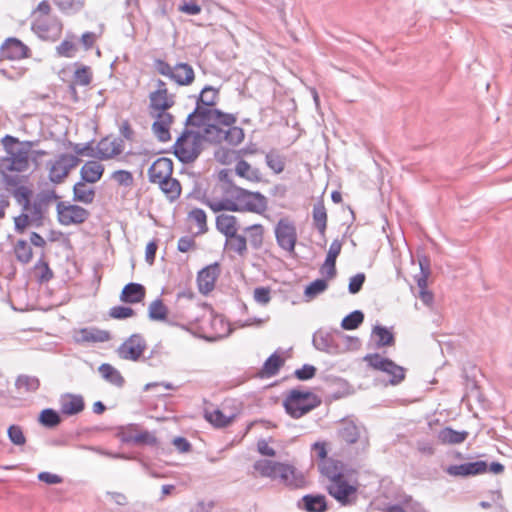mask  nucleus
<instances>
[{
    "label": "nucleus",
    "mask_w": 512,
    "mask_h": 512,
    "mask_svg": "<svg viewBox=\"0 0 512 512\" xmlns=\"http://www.w3.org/2000/svg\"><path fill=\"white\" fill-rule=\"evenodd\" d=\"M38 141H19L18 138L6 135L1 144L6 156L0 160V172L7 175L11 172H24L29 168L30 152Z\"/></svg>",
    "instance_id": "20e7f679"
},
{
    "label": "nucleus",
    "mask_w": 512,
    "mask_h": 512,
    "mask_svg": "<svg viewBox=\"0 0 512 512\" xmlns=\"http://www.w3.org/2000/svg\"><path fill=\"white\" fill-rule=\"evenodd\" d=\"M0 53L6 60H22L31 56L30 48L17 38H7L0 47Z\"/></svg>",
    "instance_id": "dca6fc26"
},
{
    "label": "nucleus",
    "mask_w": 512,
    "mask_h": 512,
    "mask_svg": "<svg viewBox=\"0 0 512 512\" xmlns=\"http://www.w3.org/2000/svg\"><path fill=\"white\" fill-rule=\"evenodd\" d=\"M271 291L270 287L255 288L253 293L254 300L261 305L268 304L271 300Z\"/></svg>",
    "instance_id": "0e129e2a"
},
{
    "label": "nucleus",
    "mask_w": 512,
    "mask_h": 512,
    "mask_svg": "<svg viewBox=\"0 0 512 512\" xmlns=\"http://www.w3.org/2000/svg\"><path fill=\"white\" fill-rule=\"evenodd\" d=\"M55 4L63 13L78 12L84 7L85 0H55Z\"/></svg>",
    "instance_id": "603ef678"
},
{
    "label": "nucleus",
    "mask_w": 512,
    "mask_h": 512,
    "mask_svg": "<svg viewBox=\"0 0 512 512\" xmlns=\"http://www.w3.org/2000/svg\"><path fill=\"white\" fill-rule=\"evenodd\" d=\"M278 479L285 486L292 489H301L308 485L307 477L294 466L282 463L278 471Z\"/></svg>",
    "instance_id": "f3484780"
},
{
    "label": "nucleus",
    "mask_w": 512,
    "mask_h": 512,
    "mask_svg": "<svg viewBox=\"0 0 512 512\" xmlns=\"http://www.w3.org/2000/svg\"><path fill=\"white\" fill-rule=\"evenodd\" d=\"M40 422L47 427H55L60 423V417L58 413L52 409H45L41 412Z\"/></svg>",
    "instance_id": "bf43d9fd"
},
{
    "label": "nucleus",
    "mask_w": 512,
    "mask_h": 512,
    "mask_svg": "<svg viewBox=\"0 0 512 512\" xmlns=\"http://www.w3.org/2000/svg\"><path fill=\"white\" fill-rule=\"evenodd\" d=\"M219 275L220 265L218 263H214L203 268L197 276L199 291L204 295L210 293L214 289Z\"/></svg>",
    "instance_id": "4be33fe9"
},
{
    "label": "nucleus",
    "mask_w": 512,
    "mask_h": 512,
    "mask_svg": "<svg viewBox=\"0 0 512 512\" xmlns=\"http://www.w3.org/2000/svg\"><path fill=\"white\" fill-rule=\"evenodd\" d=\"M12 70L9 69H0V74L8 80H17L23 77L27 71L24 67H11Z\"/></svg>",
    "instance_id": "69168bd1"
},
{
    "label": "nucleus",
    "mask_w": 512,
    "mask_h": 512,
    "mask_svg": "<svg viewBox=\"0 0 512 512\" xmlns=\"http://www.w3.org/2000/svg\"><path fill=\"white\" fill-rule=\"evenodd\" d=\"M149 317L152 320H164L167 317L168 309L162 300H154L149 305Z\"/></svg>",
    "instance_id": "8fccbe9b"
},
{
    "label": "nucleus",
    "mask_w": 512,
    "mask_h": 512,
    "mask_svg": "<svg viewBox=\"0 0 512 512\" xmlns=\"http://www.w3.org/2000/svg\"><path fill=\"white\" fill-rule=\"evenodd\" d=\"M99 372L104 379L111 382L114 385L121 386L124 382V378L120 372L110 364H102L99 367Z\"/></svg>",
    "instance_id": "de8ad7c7"
},
{
    "label": "nucleus",
    "mask_w": 512,
    "mask_h": 512,
    "mask_svg": "<svg viewBox=\"0 0 512 512\" xmlns=\"http://www.w3.org/2000/svg\"><path fill=\"white\" fill-rule=\"evenodd\" d=\"M124 150L123 141L115 137H105L96 144V158L109 160Z\"/></svg>",
    "instance_id": "6ab92c4d"
},
{
    "label": "nucleus",
    "mask_w": 512,
    "mask_h": 512,
    "mask_svg": "<svg viewBox=\"0 0 512 512\" xmlns=\"http://www.w3.org/2000/svg\"><path fill=\"white\" fill-rule=\"evenodd\" d=\"M8 437L10 441L15 445H24L26 443V437L23 433V430L18 425H11L8 428Z\"/></svg>",
    "instance_id": "e2e57ef3"
},
{
    "label": "nucleus",
    "mask_w": 512,
    "mask_h": 512,
    "mask_svg": "<svg viewBox=\"0 0 512 512\" xmlns=\"http://www.w3.org/2000/svg\"><path fill=\"white\" fill-rule=\"evenodd\" d=\"M225 249L232 256L245 258L248 254L246 237L239 233L226 237Z\"/></svg>",
    "instance_id": "cd10ccee"
},
{
    "label": "nucleus",
    "mask_w": 512,
    "mask_h": 512,
    "mask_svg": "<svg viewBox=\"0 0 512 512\" xmlns=\"http://www.w3.org/2000/svg\"><path fill=\"white\" fill-rule=\"evenodd\" d=\"M300 507L307 512H325L328 509L326 497L322 494L304 495Z\"/></svg>",
    "instance_id": "2f4dec72"
},
{
    "label": "nucleus",
    "mask_w": 512,
    "mask_h": 512,
    "mask_svg": "<svg viewBox=\"0 0 512 512\" xmlns=\"http://www.w3.org/2000/svg\"><path fill=\"white\" fill-rule=\"evenodd\" d=\"M135 315V311L127 306H114L109 310V317L112 319L123 320L131 318Z\"/></svg>",
    "instance_id": "13d9d810"
},
{
    "label": "nucleus",
    "mask_w": 512,
    "mask_h": 512,
    "mask_svg": "<svg viewBox=\"0 0 512 512\" xmlns=\"http://www.w3.org/2000/svg\"><path fill=\"white\" fill-rule=\"evenodd\" d=\"M204 204L213 212H249L262 214L267 209V199L260 192H253L235 184H216L204 195Z\"/></svg>",
    "instance_id": "f257e3e1"
},
{
    "label": "nucleus",
    "mask_w": 512,
    "mask_h": 512,
    "mask_svg": "<svg viewBox=\"0 0 512 512\" xmlns=\"http://www.w3.org/2000/svg\"><path fill=\"white\" fill-rule=\"evenodd\" d=\"M100 36L101 34L95 32H85L81 35L80 42L85 50H90L95 46Z\"/></svg>",
    "instance_id": "338daca9"
},
{
    "label": "nucleus",
    "mask_w": 512,
    "mask_h": 512,
    "mask_svg": "<svg viewBox=\"0 0 512 512\" xmlns=\"http://www.w3.org/2000/svg\"><path fill=\"white\" fill-rule=\"evenodd\" d=\"M33 273L36 279L41 283L50 281L54 276V273L44 255L41 256L34 265Z\"/></svg>",
    "instance_id": "79ce46f5"
},
{
    "label": "nucleus",
    "mask_w": 512,
    "mask_h": 512,
    "mask_svg": "<svg viewBox=\"0 0 512 512\" xmlns=\"http://www.w3.org/2000/svg\"><path fill=\"white\" fill-rule=\"evenodd\" d=\"M327 211L323 202H319L313 207V222L321 235H325L327 227Z\"/></svg>",
    "instance_id": "c03bdc74"
},
{
    "label": "nucleus",
    "mask_w": 512,
    "mask_h": 512,
    "mask_svg": "<svg viewBox=\"0 0 512 512\" xmlns=\"http://www.w3.org/2000/svg\"><path fill=\"white\" fill-rule=\"evenodd\" d=\"M372 333L376 338V345L378 347L392 346L395 343L393 333L386 327L377 325L373 328Z\"/></svg>",
    "instance_id": "49530a36"
},
{
    "label": "nucleus",
    "mask_w": 512,
    "mask_h": 512,
    "mask_svg": "<svg viewBox=\"0 0 512 512\" xmlns=\"http://www.w3.org/2000/svg\"><path fill=\"white\" fill-rule=\"evenodd\" d=\"M127 441L135 444H155L156 438L148 431H140L127 437Z\"/></svg>",
    "instance_id": "680f3d73"
},
{
    "label": "nucleus",
    "mask_w": 512,
    "mask_h": 512,
    "mask_svg": "<svg viewBox=\"0 0 512 512\" xmlns=\"http://www.w3.org/2000/svg\"><path fill=\"white\" fill-rule=\"evenodd\" d=\"M188 119L193 125L205 126L203 138L211 143L225 142L231 146H238L245 138V132L236 125L237 116L233 113L198 107Z\"/></svg>",
    "instance_id": "f03ea898"
},
{
    "label": "nucleus",
    "mask_w": 512,
    "mask_h": 512,
    "mask_svg": "<svg viewBox=\"0 0 512 512\" xmlns=\"http://www.w3.org/2000/svg\"><path fill=\"white\" fill-rule=\"evenodd\" d=\"M88 182L84 180H80L75 183L73 187V197L75 201L91 204L95 198V190L92 187H89Z\"/></svg>",
    "instance_id": "e433bc0d"
},
{
    "label": "nucleus",
    "mask_w": 512,
    "mask_h": 512,
    "mask_svg": "<svg viewBox=\"0 0 512 512\" xmlns=\"http://www.w3.org/2000/svg\"><path fill=\"white\" fill-rule=\"evenodd\" d=\"M111 340V333L108 330L96 327H86L77 331V341L85 343H103Z\"/></svg>",
    "instance_id": "a878e982"
},
{
    "label": "nucleus",
    "mask_w": 512,
    "mask_h": 512,
    "mask_svg": "<svg viewBox=\"0 0 512 512\" xmlns=\"http://www.w3.org/2000/svg\"><path fill=\"white\" fill-rule=\"evenodd\" d=\"M15 386L20 392L32 393L39 389L40 381L35 376L20 375L16 379Z\"/></svg>",
    "instance_id": "a18cd8bd"
},
{
    "label": "nucleus",
    "mask_w": 512,
    "mask_h": 512,
    "mask_svg": "<svg viewBox=\"0 0 512 512\" xmlns=\"http://www.w3.org/2000/svg\"><path fill=\"white\" fill-rule=\"evenodd\" d=\"M188 219L197 226L198 233H205L207 231V216L204 210L194 208L189 212Z\"/></svg>",
    "instance_id": "09e8293b"
},
{
    "label": "nucleus",
    "mask_w": 512,
    "mask_h": 512,
    "mask_svg": "<svg viewBox=\"0 0 512 512\" xmlns=\"http://www.w3.org/2000/svg\"><path fill=\"white\" fill-rule=\"evenodd\" d=\"M274 233L279 247L290 255H294L298 239L294 221L288 217L281 218L275 225Z\"/></svg>",
    "instance_id": "9d476101"
},
{
    "label": "nucleus",
    "mask_w": 512,
    "mask_h": 512,
    "mask_svg": "<svg viewBox=\"0 0 512 512\" xmlns=\"http://www.w3.org/2000/svg\"><path fill=\"white\" fill-rule=\"evenodd\" d=\"M111 178L119 186L131 187L134 183L133 174L127 170H116L112 173Z\"/></svg>",
    "instance_id": "5fc2aeb1"
},
{
    "label": "nucleus",
    "mask_w": 512,
    "mask_h": 512,
    "mask_svg": "<svg viewBox=\"0 0 512 512\" xmlns=\"http://www.w3.org/2000/svg\"><path fill=\"white\" fill-rule=\"evenodd\" d=\"M321 404V399L309 390H289L283 400L286 413L298 419Z\"/></svg>",
    "instance_id": "423d86ee"
},
{
    "label": "nucleus",
    "mask_w": 512,
    "mask_h": 512,
    "mask_svg": "<svg viewBox=\"0 0 512 512\" xmlns=\"http://www.w3.org/2000/svg\"><path fill=\"white\" fill-rule=\"evenodd\" d=\"M339 439L348 444L352 445L361 441L363 449H367L370 445L368 437L361 438L359 427L353 422H345L342 427L338 430Z\"/></svg>",
    "instance_id": "5701e85b"
},
{
    "label": "nucleus",
    "mask_w": 512,
    "mask_h": 512,
    "mask_svg": "<svg viewBox=\"0 0 512 512\" xmlns=\"http://www.w3.org/2000/svg\"><path fill=\"white\" fill-rule=\"evenodd\" d=\"M218 100L219 90L212 86H206L202 89L200 93L196 108L202 107L207 109H213L212 107L217 104Z\"/></svg>",
    "instance_id": "ea45409f"
},
{
    "label": "nucleus",
    "mask_w": 512,
    "mask_h": 512,
    "mask_svg": "<svg viewBox=\"0 0 512 512\" xmlns=\"http://www.w3.org/2000/svg\"><path fill=\"white\" fill-rule=\"evenodd\" d=\"M145 297L146 289L139 283H129L125 285L120 294V300L128 304L141 303Z\"/></svg>",
    "instance_id": "c85d7f7f"
},
{
    "label": "nucleus",
    "mask_w": 512,
    "mask_h": 512,
    "mask_svg": "<svg viewBox=\"0 0 512 512\" xmlns=\"http://www.w3.org/2000/svg\"><path fill=\"white\" fill-rule=\"evenodd\" d=\"M316 455L317 469L320 475L343 463L341 460L328 456L329 444L326 441H317L312 445Z\"/></svg>",
    "instance_id": "a211bd4d"
},
{
    "label": "nucleus",
    "mask_w": 512,
    "mask_h": 512,
    "mask_svg": "<svg viewBox=\"0 0 512 512\" xmlns=\"http://www.w3.org/2000/svg\"><path fill=\"white\" fill-rule=\"evenodd\" d=\"M93 79V72L89 66L78 65L74 71L73 80L70 85L71 90L76 95V86H88Z\"/></svg>",
    "instance_id": "c9c22d12"
},
{
    "label": "nucleus",
    "mask_w": 512,
    "mask_h": 512,
    "mask_svg": "<svg viewBox=\"0 0 512 512\" xmlns=\"http://www.w3.org/2000/svg\"><path fill=\"white\" fill-rule=\"evenodd\" d=\"M216 229L226 237L238 233L239 219L232 214L221 213L215 219Z\"/></svg>",
    "instance_id": "bb28decb"
},
{
    "label": "nucleus",
    "mask_w": 512,
    "mask_h": 512,
    "mask_svg": "<svg viewBox=\"0 0 512 512\" xmlns=\"http://www.w3.org/2000/svg\"><path fill=\"white\" fill-rule=\"evenodd\" d=\"M105 167L98 161L90 160L80 169V177L89 184L97 183L103 176Z\"/></svg>",
    "instance_id": "7c9ffc66"
},
{
    "label": "nucleus",
    "mask_w": 512,
    "mask_h": 512,
    "mask_svg": "<svg viewBox=\"0 0 512 512\" xmlns=\"http://www.w3.org/2000/svg\"><path fill=\"white\" fill-rule=\"evenodd\" d=\"M52 5L48 0H42L33 9L32 30L42 39L55 41L63 31V24L59 18L52 16Z\"/></svg>",
    "instance_id": "39448f33"
},
{
    "label": "nucleus",
    "mask_w": 512,
    "mask_h": 512,
    "mask_svg": "<svg viewBox=\"0 0 512 512\" xmlns=\"http://www.w3.org/2000/svg\"><path fill=\"white\" fill-rule=\"evenodd\" d=\"M147 348L144 337L140 334H132L118 348L120 358L124 360H139Z\"/></svg>",
    "instance_id": "4468645a"
},
{
    "label": "nucleus",
    "mask_w": 512,
    "mask_h": 512,
    "mask_svg": "<svg viewBox=\"0 0 512 512\" xmlns=\"http://www.w3.org/2000/svg\"><path fill=\"white\" fill-rule=\"evenodd\" d=\"M235 174L250 183L256 184L263 181V174L261 170L243 160L241 157L236 162Z\"/></svg>",
    "instance_id": "393cba45"
},
{
    "label": "nucleus",
    "mask_w": 512,
    "mask_h": 512,
    "mask_svg": "<svg viewBox=\"0 0 512 512\" xmlns=\"http://www.w3.org/2000/svg\"><path fill=\"white\" fill-rule=\"evenodd\" d=\"M469 433L467 431H456L450 427H446L439 432V439L444 444H461Z\"/></svg>",
    "instance_id": "a19ab883"
},
{
    "label": "nucleus",
    "mask_w": 512,
    "mask_h": 512,
    "mask_svg": "<svg viewBox=\"0 0 512 512\" xmlns=\"http://www.w3.org/2000/svg\"><path fill=\"white\" fill-rule=\"evenodd\" d=\"M284 365V359L277 353L272 354L264 363L259 371L261 378H270L275 376Z\"/></svg>",
    "instance_id": "4c0bfd02"
},
{
    "label": "nucleus",
    "mask_w": 512,
    "mask_h": 512,
    "mask_svg": "<svg viewBox=\"0 0 512 512\" xmlns=\"http://www.w3.org/2000/svg\"><path fill=\"white\" fill-rule=\"evenodd\" d=\"M85 403L83 397L75 394H64L60 398V410L65 415H74L83 411Z\"/></svg>",
    "instance_id": "c756f323"
},
{
    "label": "nucleus",
    "mask_w": 512,
    "mask_h": 512,
    "mask_svg": "<svg viewBox=\"0 0 512 512\" xmlns=\"http://www.w3.org/2000/svg\"><path fill=\"white\" fill-rule=\"evenodd\" d=\"M149 115L154 119L152 130L156 137L162 142L170 140V127L173 122V116L170 113Z\"/></svg>",
    "instance_id": "b1692460"
},
{
    "label": "nucleus",
    "mask_w": 512,
    "mask_h": 512,
    "mask_svg": "<svg viewBox=\"0 0 512 512\" xmlns=\"http://www.w3.org/2000/svg\"><path fill=\"white\" fill-rule=\"evenodd\" d=\"M266 163L268 167L275 173L279 174L284 171L285 158L278 153L270 152L266 155Z\"/></svg>",
    "instance_id": "864d4df0"
},
{
    "label": "nucleus",
    "mask_w": 512,
    "mask_h": 512,
    "mask_svg": "<svg viewBox=\"0 0 512 512\" xmlns=\"http://www.w3.org/2000/svg\"><path fill=\"white\" fill-rule=\"evenodd\" d=\"M327 493L342 506L352 505L358 498L359 482L347 473L344 463L320 475Z\"/></svg>",
    "instance_id": "7ed1b4c3"
},
{
    "label": "nucleus",
    "mask_w": 512,
    "mask_h": 512,
    "mask_svg": "<svg viewBox=\"0 0 512 512\" xmlns=\"http://www.w3.org/2000/svg\"><path fill=\"white\" fill-rule=\"evenodd\" d=\"M13 252L16 259L22 264H28L33 258V251L30 244L23 239H19L15 242Z\"/></svg>",
    "instance_id": "37998d69"
},
{
    "label": "nucleus",
    "mask_w": 512,
    "mask_h": 512,
    "mask_svg": "<svg viewBox=\"0 0 512 512\" xmlns=\"http://www.w3.org/2000/svg\"><path fill=\"white\" fill-rule=\"evenodd\" d=\"M14 198L17 202L23 206L24 209H28L30 199L32 196V190L26 186H20L13 192Z\"/></svg>",
    "instance_id": "4d7b16f0"
},
{
    "label": "nucleus",
    "mask_w": 512,
    "mask_h": 512,
    "mask_svg": "<svg viewBox=\"0 0 512 512\" xmlns=\"http://www.w3.org/2000/svg\"><path fill=\"white\" fill-rule=\"evenodd\" d=\"M173 174V162L166 157H160L155 160L148 169V178L150 183L157 184L166 180Z\"/></svg>",
    "instance_id": "412c9836"
},
{
    "label": "nucleus",
    "mask_w": 512,
    "mask_h": 512,
    "mask_svg": "<svg viewBox=\"0 0 512 512\" xmlns=\"http://www.w3.org/2000/svg\"><path fill=\"white\" fill-rule=\"evenodd\" d=\"M245 237L247 243L255 248L259 249L264 243L265 228L260 223H255L244 228Z\"/></svg>",
    "instance_id": "72a5a7b5"
},
{
    "label": "nucleus",
    "mask_w": 512,
    "mask_h": 512,
    "mask_svg": "<svg viewBox=\"0 0 512 512\" xmlns=\"http://www.w3.org/2000/svg\"><path fill=\"white\" fill-rule=\"evenodd\" d=\"M75 156H85L96 158V146L92 144L76 145L74 147Z\"/></svg>",
    "instance_id": "774afa93"
},
{
    "label": "nucleus",
    "mask_w": 512,
    "mask_h": 512,
    "mask_svg": "<svg viewBox=\"0 0 512 512\" xmlns=\"http://www.w3.org/2000/svg\"><path fill=\"white\" fill-rule=\"evenodd\" d=\"M238 414L236 407L224 406L222 409H205L204 418L216 428H225L235 421Z\"/></svg>",
    "instance_id": "2eb2a0df"
},
{
    "label": "nucleus",
    "mask_w": 512,
    "mask_h": 512,
    "mask_svg": "<svg viewBox=\"0 0 512 512\" xmlns=\"http://www.w3.org/2000/svg\"><path fill=\"white\" fill-rule=\"evenodd\" d=\"M154 66L160 75L168 77L178 85L187 86L194 81V70L187 63H178L172 67L164 60L157 59L154 61Z\"/></svg>",
    "instance_id": "6e6552de"
},
{
    "label": "nucleus",
    "mask_w": 512,
    "mask_h": 512,
    "mask_svg": "<svg viewBox=\"0 0 512 512\" xmlns=\"http://www.w3.org/2000/svg\"><path fill=\"white\" fill-rule=\"evenodd\" d=\"M446 473L453 477H468L484 474L488 471V464L479 460L459 465H451L446 468Z\"/></svg>",
    "instance_id": "aec40b11"
},
{
    "label": "nucleus",
    "mask_w": 512,
    "mask_h": 512,
    "mask_svg": "<svg viewBox=\"0 0 512 512\" xmlns=\"http://www.w3.org/2000/svg\"><path fill=\"white\" fill-rule=\"evenodd\" d=\"M245 153H247L246 149L231 150L225 147H219L214 152V158L222 165H230L234 161L237 162Z\"/></svg>",
    "instance_id": "58836bf2"
},
{
    "label": "nucleus",
    "mask_w": 512,
    "mask_h": 512,
    "mask_svg": "<svg viewBox=\"0 0 512 512\" xmlns=\"http://www.w3.org/2000/svg\"><path fill=\"white\" fill-rule=\"evenodd\" d=\"M169 202H174L181 196L182 186L172 176L156 184Z\"/></svg>",
    "instance_id": "473e14b6"
},
{
    "label": "nucleus",
    "mask_w": 512,
    "mask_h": 512,
    "mask_svg": "<svg viewBox=\"0 0 512 512\" xmlns=\"http://www.w3.org/2000/svg\"><path fill=\"white\" fill-rule=\"evenodd\" d=\"M149 114L169 113V109L175 105L176 96L169 92L167 84L158 80L156 89L149 93Z\"/></svg>",
    "instance_id": "1a4fd4ad"
},
{
    "label": "nucleus",
    "mask_w": 512,
    "mask_h": 512,
    "mask_svg": "<svg viewBox=\"0 0 512 512\" xmlns=\"http://www.w3.org/2000/svg\"><path fill=\"white\" fill-rule=\"evenodd\" d=\"M80 163V159L72 154H61L48 166V177L55 184L62 183L70 171Z\"/></svg>",
    "instance_id": "ddd939ff"
},
{
    "label": "nucleus",
    "mask_w": 512,
    "mask_h": 512,
    "mask_svg": "<svg viewBox=\"0 0 512 512\" xmlns=\"http://www.w3.org/2000/svg\"><path fill=\"white\" fill-rule=\"evenodd\" d=\"M202 139L198 133L185 132L174 145V154L183 163L193 162L201 152Z\"/></svg>",
    "instance_id": "0eeeda50"
},
{
    "label": "nucleus",
    "mask_w": 512,
    "mask_h": 512,
    "mask_svg": "<svg viewBox=\"0 0 512 512\" xmlns=\"http://www.w3.org/2000/svg\"><path fill=\"white\" fill-rule=\"evenodd\" d=\"M281 464L282 462L259 460L255 462L254 469L260 476L276 480L278 479V471Z\"/></svg>",
    "instance_id": "f704fd0d"
},
{
    "label": "nucleus",
    "mask_w": 512,
    "mask_h": 512,
    "mask_svg": "<svg viewBox=\"0 0 512 512\" xmlns=\"http://www.w3.org/2000/svg\"><path fill=\"white\" fill-rule=\"evenodd\" d=\"M56 51L62 57L71 58L75 55L77 46L72 40L65 39L56 47Z\"/></svg>",
    "instance_id": "052dcab7"
},
{
    "label": "nucleus",
    "mask_w": 512,
    "mask_h": 512,
    "mask_svg": "<svg viewBox=\"0 0 512 512\" xmlns=\"http://www.w3.org/2000/svg\"><path fill=\"white\" fill-rule=\"evenodd\" d=\"M57 220L63 226L80 225L90 216V212L69 201H59L56 205Z\"/></svg>",
    "instance_id": "9b49d317"
},
{
    "label": "nucleus",
    "mask_w": 512,
    "mask_h": 512,
    "mask_svg": "<svg viewBox=\"0 0 512 512\" xmlns=\"http://www.w3.org/2000/svg\"><path fill=\"white\" fill-rule=\"evenodd\" d=\"M364 361L374 370L387 373L391 377L390 383L392 385H397L405 379L406 371L402 366L397 365L392 360L384 358L377 353L366 355Z\"/></svg>",
    "instance_id": "f8f14e48"
},
{
    "label": "nucleus",
    "mask_w": 512,
    "mask_h": 512,
    "mask_svg": "<svg viewBox=\"0 0 512 512\" xmlns=\"http://www.w3.org/2000/svg\"><path fill=\"white\" fill-rule=\"evenodd\" d=\"M364 320V315L361 311H353L343 318L341 327L345 330L357 329Z\"/></svg>",
    "instance_id": "3c124183"
},
{
    "label": "nucleus",
    "mask_w": 512,
    "mask_h": 512,
    "mask_svg": "<svg viewBox=\"0 0 512 512\" xmlns=\"http://www.w3.org/2000/svg\"><path fill=\"white\" fill-rule=\"evenodd\" d=\"M327 289V281L325 279H317L310 283L305 289V296L312 299Z\"/></svg>",
    "instance_id": "6e6d98bb"
}]
</instances>
